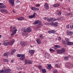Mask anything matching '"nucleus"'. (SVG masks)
Listing matches in <instances>:
<instances>
[{
  "label": "nucleus",
  "mask_w": 73,
  "mask_h": 73,
  "mask_svg": "<svg viewBox=\"0 0 73 73\" xmlns=\"http://www.w3.org/2000/svg\"><path fill=\"white\" fill-rule=\"evenodd\" d=\"M9 4H11L12 5H13L15 4V1L14 0H9Z\"/></svg>",
  "instance_id": "5"
},
{
  "label": "nucleus",
  "mask_w": 73,
  "mask_h": 73,
  "mask_svg": "<svg viewBox=\"0 0 73 73\" xmlns=\"http://www.w3.org/2000/svg\"><path fill=\"white\" fill-rule=\"evenodd\" d=\"M50 25H52V26H54V23H50Z\"/></svg>",
  "instance_id": "46"
},
{
  "label": "nucleus",
  "mask_w": 73,
  "mask_h": 73,
  "mask_svg": "<svg viewBox=\"0 0 73 73\" xmlns=\"http://www.w3.org/2000/svg\"><path fill=\"white\" fill-rule=\"evenodd\" d=\"M8 54L7 53H5L4 54V56H5V57H8Z\"/></svg>",
  "instance_id": "27"
},
{
  "label": "nucleus",
  "mask_w": 73,
  "mask_h": 73,
  "mask_svg": "<svg viewBox=\"0 0 73 73\" xmlns=\"http://www.w3.org/2000/svg\"><path fill=\"white\" fill-rule=\"evenodd\" d=\"M3 12H5V13H8V11L7 10L5 9H4Z\"/></svg>",
  "instance_id": "41"
},
{
  "label": "nucleus",
  "mask_w": 73,
  "mask_h": 73,
  "mask_svg": "<svg viewBox=\"0 0 73 73\" xmlns=\"http://www.w3.org/2000/svg\"><path fill=\"white\" fill-rule=\"evenodd\" d=\"M11 71V70L9 69H6L5 70H4L5 73H9V72H10Z\"/></svg>",
  "instance_id": "12"
},
{
  "label": "nucleus",
  "mask_w": 73,
  "mask_h": 73,
  "mask_svg": "<svg viewBox=\"0 0 73 73\" xmlns=\"http://www.w3.org/2000/svg\"><path fill=\"white\" fill-rule=\"evenodd\" d=\"M42 73H46V70L44 69H43L42 70Z\"/></svg>",
  "instance_id": "31"
},
{
  "label": "nucleus",
  "mask_w": 73,
  "mask_h": 73,
  "mask_svg": "<svg viewBox=\"0 0 73 73\" xmlns=\"http://www.w3.org/2000/svg\"><path fill=\"white\" fill-rule=\"evenodd\" d=\"M15 42V40L14 39L12 40L10 42H4L3 44V45L4 46H7L8 45H12Z\"/></svg>",
  "instance_id": "1"
},
{
  "label": "nucleus",
  "mask_w": 73,
  "mask_h": 73,
  "mask_svg": "<svg viewBox=\"0 0 73 73\" xmlns=\"http://www.w3.org/2000/svg\"><path fill=\"white\" fill-rule=\"evenodd\" d=\"M1 12H4V9H1L0 10Z\"/></svg>",
  "instance_id": "51"
},
{
  "label": "nucleus",
  "mask_w": 73,
  "mask_h": 73,
  "mask_svg": "<svg viewBox=\"0 0 73 73\" xmlns=\"http://www.w3.org/2000/svg\"><path fill=\"white\" fill-rule=\"evenodd\" d=\"M69 56H66L64 58V60H66V61H68V60H69Z\"/></svg>",
  "instance_id": "21"
},
{
  "label": "nucleus",
  "mask_w": 73,
  "mask_h": 73,
  "mask_svg": "<svg viewBox=\"0 0 73 73\" xmlns=\"http://www.w3.org/2000/svg\"><path fill=\"white\" fill-rule=\"evenodd\" d=\"M17 57H21L20 58V60L23 61L25 58V56L24 54H18L17 55Z\"/></svg>",
  "instance_id": "2"
},
{
  "label": "nucleus",
  "mask_w": 73,
  "mask_h": 73,
  "mask_svg": "<svg viewBox=\"0 0 73 73\" xmlns=\"http://www.w3.org/2000/svg\"><path fill=\"white\" fill-rule=\"evenodd\" d=\"M39 37L40 38H43V36H42V35H40L39 36Z\"/></svg>",
  "instance_id": "50"
},
{
  "label": "nucleus",
  "mask_w": 73,
  "mask_h": 73,
  "mask_svg": "<svg viewBox=\"0 0 73 73\" xmlns=\"http://www.w3.org/2000/svg\"><path fill=\"white\" fill-rule=\"evenodd\" d=\"M20 44L22 46H25V45H26L25 42L23 41H21L20 42Z\"/></svg>",
  "instance_id": "6"
},
{
  "label": "nucleus",
  "mask_w": 73,
  "mask_h": 73,
  "mask_svg": "<svg viewBox=\"0 0 73 73\" xmlns=\"http://www.w3.org/2000/svg\"><path fill=\"white\" fill-rule=\"evenodd\" d=\"M62 13V12L61 11H60L58 12L57 13V15L58 16H61V13Z\"/></svg>",
  "instance_id": "22"
},
{
  "label": "nucleus",
  "mask_w": 73,
  "mask_h": 73,
  "mask_svg": "<svg viewBox=\"0 0 73 73\" xmlns=\"http://www.w3.org/2000/svg\"><path fill=\"white\" fill-rule=\"evenodd\" d=\"M23 35H28V31L27 30H25L22 33Z\"/></svg>",
  "instance_id": "11"
},
{
  "label": "nucleus",
  "mask_w": 73,
  "mask_h": 73,
  "mask_svg": "<svg viewBox=\"0 0 73 73\" xmlns=\"http://www.w3.org/2000/svg\"><path fill=\"white\" fill-rule=\"evenodd\" d=\"M55 47H56V48H60V46H58L57 45H54Z\"/></svg>",
  "instance_id": "32"
},
{
  "label": "nucleus",
  "mask_w": 73,
  "mask_h": 73,
  "mask_svg": "<svg viewBox=\"0 0 73 73\" xmlns=\"http://www.w3.org/2000/svg\"><path fill=\"white\" fill-rule=\"evenodd\" d=\"M29 53L31 54H32L35 53V50H30L29 51Z\"/></svg>",
  "instance_id": "10"
},
{
  "label": "nucleus",
  "mask_w": 73,
  "mask_h": 73,
  "mask_svg": "<svg viewBox=\"0 0 73 73\" xmlns=\"http://www.w3.org/2000/svg\"><path fill=\"white\" fill-rule=\"evenodd\" d=\"M70 63H69V62H67L66 63V67H69V66L70 65Z\"/></svg>",
  "instance_id": "20"
},
{
  "label": "nucleus",
  "mask_w": 73,
  "mask_h": 73,
  "mask_svg": "<svg viewBox=\"0 0 73 73\" xmlns=\"http://www.w3.org/2000/svg\"><path fill=\"white\" fill-rule=\"evenodd\" d=\"M51 19V21L52 22H53V21H56L57 19L56 18H54L52 17H50Z\"/></svg>",
  "instance_id": "15"
},
{
  "label": "nucleus",
  "mask_w": 73,
  "mask_h": 73,
  "mask_svg": "<svg viewBox=\"0 0 73 73\" xmlns=\"http://www.w3.org/2000/svg\"><path fill=\"white\" fill-rule=\"evenodd\" d=\"M66 44L67 45H72L73 44V42H68Z\"/></svg>",
  "instance_id": "16"
},
{
  "label": "nucleus",
  "mask_w": 73,
  "mask_h": 73,
  "mask_svg": "<svg viewBox=\"0 0 73 73\" xmlns=\"http://www.w3.org/2000/svg\"><path fill=\"white\" fill-rule=\"evenodd\" d=\"M16 3H20V1H16Z\"/></svg>",
  "instance_id": "57"
},
{
  "label": "nucleus",
  "mask_w": 73,
  "mask_h": 73,
  "mask_svg": "<svg viewBox=\"0 0 73 73\" xmlns=\"http://www.w3.org/2000/svg\"><path fill=\"white\" fill-rule=\"evenodd\" d=\"M25 64H28V60H25Z\"/></svg>",
  "instance_id": "35"
},
{
  "label": "nucleus",
  "mask_w": 73,
  "mask_h": 73,
  "mask_svg": "<svg viewBox=\"0 0 73 73\" xmlns=\"http://www.w3.org/2000/svg\"><path fill=\"white\" fill-rule=\"evenodd\" d=\"M61 38L60 37H59L58 38V40L59 41H60V40H61Z\"/></svg>",
  "instance_id": "56"
},
{
  "label": "nucleus",
  "mask_w": 73,
  "mask_h": 73,
  "mask_svg": "<svg viewBox=\"0 0 73 73\" xmlns=\"http://www.w3.org/2000/svg\"><path fill=\"white\" fill-rule=\"evenodd\" d=\"M69 25H67L66 26V28H69Z\"/></svg>",
  "instance_id": "54"
},
{
  "label": "nucleus",
  "mask_w": 73,
  "mask_h": 73,
  "mask_svg": "<svg viewBox=\"0 0 73 73\" xmlns=\"http://www.w3.org/2000/svg\"><path fill=\"white\" fill-rule=\"evenodd\" d=\"M73 64H72L70 63L69 66L68 67L70 68H73Z\"/></svg>",
  "instance_id": "29"
},
{
  "label": "nucleus",
  "mask_w": 73,
  "mask_h": 73,
  "mask_svg": "<svg viewBox=\"0 0 73 73\" xmlns=\"http://www.w3.org/2000/svg\"><path fill=\"white\" fill-rule=\"evenodd\" d=\"M53 73H57V71L56 70H54L53 72Z\"/></svg>",
  "instance_id": "42"
},
{
  "label": "nucleus",
  "mask_w": 73,
  "mask_h": 73,
  "mask_svg": "<svg viewBox=\"0 0 73 73\" xmlns=\"http://www.w3.org/2000/svg\"><path fill=\"white\" fill-rule=\"evenodd\" d=\"M60 6V4L58 3H57L56 4H55L53 5V7H58Z\"/></svg>",
  "instance_id": "17"
},
{
  "label": "nucleus",
  "mask_w": 73,
  "mask_h": 73,
  "mask_svg": "<svg viewBox=\"0 0 73 73\" xmlns=\"http://www.w3.org/2000/svg\"><path fill=\"white\" fill-rule=\"evenodd\" d=\"M44 8L46 9H49V5H48V4L47 3H45L44 4Z\"/></svg>",
  "instance_id": "8"
},
{
  "label": "nucleus",
  "mask_w": 73,
  "mask_h": 73,
  "mask_svg": "<svg viewBox=\"0 0 73 73\" xmlns=\"http://www.w3.org/2000/svg\"><path fill=\"white\" fill-rule=\"evenodd\" d=\"M36 42L38 44H41V42L40 41V39H37L36 40Z\"/></svg>",
  "instance_id": "19"
},
{
  "label": "nucleus",
  "mask_w": 73,
  "mask_h": 73,
  "mask_svg": "<svg viewBox=\"0 0 73 73\" xmlns=\"http://www.w3.org/2000/svg\"><path fill=\"white\" fill-rule=\"evenodd\" d=\"M17 29H15V30L13 31V33L14 34L16 33V32H17Z\"/></svg>",
  "instance_id": "28"
},
{
  "label": "nucleus",
  "mask_w": 73,
  "mask_h": 73,
  "mask_svg": "<svg viewBox=\"0 0 73 73\" xmlns=\"http://www.w3.org/2000/svg\"><path fill=\"white\" fill-rule=\"evenodd\" d=\"M13 29H16V27H13Z\"/></svg>",
  "instance_id": "62"
},
{
  "label": "nucleus",
  "mask_w": 73,
  "mask_h": 73,
  "mask_svg": "<svg viewBox=\"0 0 73 73\" xmlns=\"http://www.w3.org/2000/svg\"><path fill=\"white\" fill-rule=\"evenodd\" d=\"M31 9L33 10V11L35 12H36V7H31Z\"/></svg>",
  "instance_id": "24"
},
{
  "label": "nucleus",
  "mask_w": 73,
  "mask_h": 73,
  "mask_svg": "<svg viewBox=\"0 0 73 73\" xmlns=\"http://www.w3.org/2000/svg\"><path fill=\"white\" fill-rule=\"evenodd\" d=\"M47 66L46 67L47 69L50 70V69L52 68V67L50 64H47Z\"/></svg>",
  "instance_id": "7"
},
{
  "label": "nucleus",
  "mask_w": 73,
  "mask_h": 73,
  "mask_svg": "<svg viewBox=\"0 0 73 73\" xmlns=\"http://www.w3.org/2000/svg\"><path fill=\"white\" fill-rule=\"evenodd\" d=\"M55 66L56 67V68H58L59 67V66H58V65L57 64H55Z\"/></svg>",
  "instance_id": "45"
},
{
  "label": "nucleus",
  "mask_w": 73,
  "mask_h": 73,
  "mask_svg": "<svg viewBox=\"0 0 73 73\" xmlns=\"http://www.w3.org/2000/svg\"><path fill=\"white\" fill-rule=\"evenodd\" d=\"M29 19H32L33 17H34L33 15H31L30 16H29Z\"/></svg>",
  "instance_id": "38"
},
{
  "label": "nucleus",
  "mask_w": 73,
  "mask_h": 73,
  "mask_svg": "<svg viewBox=\"0 0 73 73\" xmlns=\"http://www.w3.org/2000/svg\"><path fill=\"white\" fill-rule=\"evenodd\" d=\"M39 11V8L35 7V11Z\"/></svg>",
  "instance_id": "53"
},
{
  "label": "nucleus",
  "mask_w": 73,
  "mask_h": 73,
  "mask_svg": "<svg viewBox=\"0 0 73 73\" xmlns=\"http://www.w3.org/2000/svg\"><path fill=\"white\" fill-rule=\"evenodd\" d=\"M57 24H58V22H55L54 23V26H55V27H57Z\"/></svg>",
  "instance_id": "30"
},
{
  "label": "nucleus",
  "mask_w": 73,
  "mask_h": 73,
  "mask_svg": "<svg viewBox=\"0 0 73 73\" xmlns=\"http://www.w3.org/2000/svg\"><path fill=\"white\" fill-rule=\"evenodd\" d=\"M52 33H53V34H54V33H55L56 32L54 31V30H52Z\"/></svg>",
  "instance_id": "40"
},
{
  "label": "nucleus",
  "mask_w": 73,
  "mask_h": 73,
  "mask_svg": "<svg viewBox=\"0 0 73 73\" xmlns=\"http://www.w3.org/2000/svg\"><path fill=\"white\" fill-rule=\"evenodd\" d=\"M51 19H50V18H48V19H47V21H49L50 22L51 21Z\"/></svg>",
  "instance_id": "43"
},
{
  "label": "nucleus",
  "mask_w": 73,
  "mask_h": 73,
  "mask_svg": "<svg viewBox=\"0 0 73 73\" xmlns=\"http://www.w3.org/2000/svg\"><path fill=\"white\" fill-rule=\"evenodd\" d=\"M36 7H38L40 6V4H37L36 5Z\"/></svg>",
  "instance_id": "44"
},
{
  "label": "nucleus",
  "mask_w": 73,
  "mask_h": 73,
  "mask_svg": "<svg viewBox=\"0 0 73 73\" xmlns=\"http://www.w3.org/2000/svg\"><path fill=\"white\" fill-rule=\"evenodd\" d=\"M4 62H7L8 61V60H7L6 59H5L4 60Z\"/></svg>",
  "instance_id": "49"
},
{
  "label": "nucleus",
  "mask_w": 73,
  "mask_h": 73,
  "mask_svg": "<svg viewBox=\"0 0 73 73\" xmlns=\"http://www.w3.org/2000/svg\"><path fill=\"white\" fill-rule=\"evenodd\" d=\"M68 2H70L71 0H68Z\"/></svg>",
  "instance_id": "61"
},
{
  "label": "nucleus",
  "mask_w": 73,
  "mask_h": 73,
  "mask_svg": "<svg viewBox=\"0 0 73 73\" xmlns=\"http://www.w3.org/2000/svg\"><path fill=\"white\" fill-rule=\"evenodd\" d=\"M18 20H19V21H23V20H24V18L23 17H21L18 18L17 19Z\"/></svg>",
  "instance_id": "9"
},
{
  "label": "nucleus",
  "mask_w": 73,
  "mask_h": 73,
  "mask_svg": "<svg viewBox=\"0 0 73 73\" xmlns=\"http://www.w3.org/2000/svg\"><path fill=\"white\" fill-rule=\"evenodd\" d=\"M0 73H5L4 72V70H0Z\"/></svg>",
  "instance_id": "25"
},
{
  "label": "nucleus",
  "mask_w": 73,
  "mask_h": 73,
  "mask_svg": "<svg viewBox=\"0 0 73 73\" xmlns=\"http://www.w3.org/2000/svg\"><path fill=\"white\" fill-rule=\"evenodd\" d=\"M13 33L11 34V36H14V35H15V34H14Z\"/></svg>",
  "instance_id": "55"
},
{
  "label": "nucleus",
  "mask_w": 73,
  "mask_h": 73,
  "mask_svg": "<svg viewBox=\"0 0 73 73\" xmlns=\"http://www.w3.org/2000/svg\"><path fill=\"white\" fill-rule=\"evenodd\" d=\"M56 51L58 54H62V53H64V52H65V49L64 48H62L60 50H57Z\"/></svg>",
  "instance_id": "3"
},
{
  "label": "nucleus",
  "mask_w": 73,
  "mask_h": 73,
  "mask_svg": "<svg viewBox=\"0 0 73 73\" xmlns=\"http://www.w3.org/2000/svg\"><path fill=\"white\" fill-rule=\"evenodd\" d=\"M14 52H12V51H11V55H13L14 54V53H13Z\"/></svg>",
  "instance_id": "58"
},
{
  "label": "nucleus",
  "mask_w": 73,
  "mask_h": 73,
  "mask_svg": "<svg viewBox=\"0 0 73 73\" xmlns=\"http://www.w3.org/2000/svg\"><path fill=\"white\" fill-rule=\"evenodd\" d=\"M36 12H35L33 13V15H32L33 16V17H34V18H35V16H36Z\"/></svg>",
  "instance_id": "37"
},
{
  "label": "nucleus",
  "mask_w": 73,
  "mask_h": 73,
  "mask_svg": "<svg viewBox=\"0 0 73 73\" xmlns=\"http://www.w3.org/2000/svg\"><path fill=\"white\" fill-rule=\"evenodd\" d=\"M72 16V14H71L70 13H69L68 14H67V16Z\"/></svg>",
  "instance_id": "36"
},
{
  "label": "nucleus",
  "mask_w": 73,
  "mask_h": 73,
  "mask_svg": "<svg viewBox=\"0 0 73 73\" xmlns=\"http://www.w3.org/2000/svg\"><path fill=\"white\" fill-rule=\"evenodd\" d=\"M5 8V5H1L0 6V9H4Z\"/></svg>",
  "instance_id": "18"
},
{
  "label": "nucleus",
  "mask_w": 73,
  "mask_h": 73,
  "mask_svg": "<svg viewBox=\"0 0 73 73\" xmlns=\"http://www.w3.org/2000/svg\"><path fill=\"white\" fill-rule=\"evenodd\" d=\"M3 5V3H0V5Z\"/></svg>",
  "instance_id": "60"
},
{
  "label": "nucleus",
  "mask_w": 73,
  "mask_h": 73,
  "mask_svg": "<svg viewBox=\"0 0 73 73\" xmlns=\"http://www.w3.org/2000/svg\"><path fill=\"white\" fill-rule=\"evenodd\" d=\"M50 52H55V51L54 50H53L52 48L50 49Z\"/></svg>",
  "instance_id": "33"
},
{
  "label": "nucleus",
  "mask_w": 73,
  "mask_h": 73,
  "mask_svg": "<svg viewBox=\"0 0 73 73\" xmlns=\"http://www.w3.org/2000/svg\"><path fill=\"white\" fill-rule=\"evenodd\" d=\"M44 19L45 20H47V18L44 17Z\"/></svg>",
  "instance_id": "59"
},
{
  "label": "nucleus",
  "mask_w": 73,
  "mask_h": 73,
  "mask_svg": "<svg viewBox=\"0 0 73 73\" xmlns=\"http://www.w3.org/2000/svg\"><path fill=\"white\" fill-rule=\"evenodd\" d=\"M38 69H41L42 68V66L41 65H39L38 66Z\"/></svg>",
  "instance_id": "48"
},
{
  "label": "nucleus",
  "mask_w": 73,
  "mask_h": 73,
  "mask_svg": "<svg viewBox=\"0 0 73 73\" xmlns=\"http://www.w3.org/2000/svg\"><path fill=\"white\" fill-rule=\"evenodd\" d=\"M66 44L68 42H69V38H66Z\"/></svg>",
  "instance_id": "23"
},
{
  "label": "nucleus",
  "mask_w": 73,
  "mask_h": 73,
  "mask_svg": "<svg viewBox=\"0 0 73 73\" xmlns=\"http://www.w3.org/2000/svg\"><path fill=\"white\" fill-rule=\"evenodd\" d=\"M28 64H32V62L31 60H28Z\"/></svg>",
  "instance_id": "34"
},
{
  "label": "nucleus",
  "mask_w": 73,
  "mask_h": 73,
  "mask_svg": "<svg viewBox=\"0 0 73 73\" xmlns=\"http://www.w3.org/2000/svg\"><path fill=\"white\" fill-rule=\"evenodd\" d=\"M11 62H13V60H11Z\"/></svg>",
  "instance_id": "63"
},
{
  "label": "nucleus",
  "mask_w": 73,
  "mask_h": 73,
  "mask_svg": "<svg viewBox=\"0 0 73 73\" xmlns=\"http://www.w3.org/2000/svg\"><path fill=\"white\" fill-rule=\"evenodd\" d=\"M25 29H26L25 27H23L22 28L21 30L22 31H25Z\"/></svg>",
  "instance_id": "39"
},
{
  "label": "nucleus",
  "mask_w": 73,
  "mask_h": 73,
  "mask_svg": "<svg viewBox=\"0 0 73 73\" xmlns=\"http://www.w3.org/2000/svg\"><path fill=\"white\" fill-rule=\"evenodd\" d=\"M70 28H73V27H71V25H70Z\"/></svg>",
  "instance_id": "64"
},
{
  "label": "nucleus",
  "mask_w": 73,
  "mask_h": 73,
  "mask_svg": "<svg viewBox=\"0 0 73 73\" xmlns=\"http://www.w3.org/2000/svg\"><path fill=\"white\" fill-rule=\"evenodd\" d=\"M67 34L69 35V36H72L73 35V32L72 31H69V30H68L66 31Z\"/></svg>",
  "instance_id": "4"
},
{
  "label": "nucleus",
  "mask_w": 73,
  "mask_h": 73,
  "mask_svg": "<svg viewBox=\"0 0 73 73\" xmlns=\"http://www.w3.org/2000/svg\"><path fill=\"white\" fill-rule=\"evenodd\" d=\"M11 52H12L14 53V52H16V50H15V49H14L12 50L11 51Z\"/></svg>",
  "instance_id": "47"
},
{
  "label": "nucleus",
  "mask_w": 73,
  "mask_h": 73,
  "mask_svg": "<svg viewBox=\"0 0 73 73\" xmlns=\"http://www.w3.org/2000/svg\"><path fill=\"white\" fill-rule=\"evenodd\" d=\"M40 22L39 20L36 21H35V22L33 23V24L34 25H36V24H38Z\"/></svg>",
  "instance_id": "14"
},
{
  "label": "nucleus",
  "mask_w": 73,
  "mask_h": 73,
  "mask_svg": "<svg viewBox=\"0 0 73 73\" xmlns=\"http://www.w3.org/2000/svg\"><path fill=\"white\" fill-rule=\"evenodd\" d=\"M45 54L46 55V56H48V57H49L50 55V54H49L48 53V52H45Z\"/></svg>",
  "instance_id": "26"
},
{
  "label": "nucleus",
  "mask_w": 73,
  "mask_h": 73,
  "mask_svg": "<svg viewBox=\"0 0 73 73\" xmlns=\"http://www.w3.org/2000/svg\"><path fill=\"white\" fill-rule=\"evenodd\" d=\"M28 32H31L32 31V29L30 27H28L27 28V30Z\"/></svg>",
  "instance_id": "13"
},
{
  "label": "nucleus",
  "mask_w": 73,
  "mask_h": 73,
  "mask_svg": "<svg viewBox=\"0 0 73 73\" xmlns=\"http://www.w3.org/2000/svg\"><path fill=\"white\" fill-rule=\"evenodd\" d=\"M48 33H52V30H50V31H48Z\"/></svg>",
  "instance_id": "52"
}]
</instances>
